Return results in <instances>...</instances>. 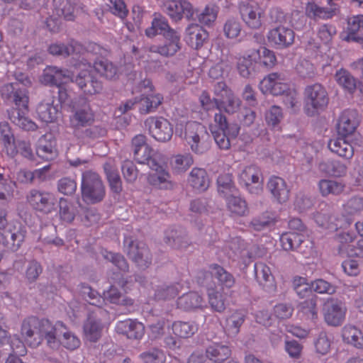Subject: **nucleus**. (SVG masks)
I'll return each instance as SVG.
<instances>
[{
    "mask_svg": "<svg viewBox=\"0 0 363 363\" xmlns=\"http://www.w3.org/2000/svg\"><path fill=\"white\" fill-rule=\"evenodd\" d=\"M94 67L99 74L108 79H114L118 76L117 67L106 60L96 61Z\"/></svg>",
    "mask_w": 363,
    "mask_h": 363,
    "instance_id": "52",
    "label": "nucleus"
},
{
    "mask_svg": "<svg viewBox=\"0 0 363 363\" xmlns=\"http://www.w3.org/2000/svg\"><path fill=\"white\" fill-rule=\"evenodd\" d=\"M0 137L3 141L6 155L11 157H14L18 154V151L14 135L7 122L0 123Z\"/></svg>",
    "mask_w": 363,
    "mask_h": 363,
    "instance_id": "32",
    "label": "nucleus"
},
{
    "mask_svg": "<svg viewBox=\"0 0 363 363\" xmlns=\"http://www.w3.org/2000/svg\"><path fill=\"white\" fill-rule=\"evenodd\" d=\"M197 326L193 323L177 321L172 324L173 333L180 337L191 336L197 331Z\"/></svg>",
    "mask_w": 363,
    "mask_h": 363,
    "instance_id": "58",
    "label": "nucleus"
},
{
    "mask_svg": "<svg viewBox=\"0 0 363 363\" xmlns=\"http://www.w3.org/2000/svg\"><path fill=\"white\" fill-rule=\"evenodd\" d=\"M214 123L210 125V130L216 143L220 149L228 150L230 138L238 135L239 127L236 124H228L225 117L220 113L215 114Z\"/></svg>",
    "mask_w": 363,
    "mask_h": 363,
    "instance_id": "4",
    "label": "nucleus"
},
{
    "mask_svg": "<svg viewBox=\"0 0 363 363\" xmlns=\"http://www.w3.org/2000/svg\"><path fill=\"white\" fill-rule=\"evenodd\" d=\"M363 212V198L354 196L346 200L342 206V214L337 218L340 221V228H346L350 225L355 216H359Z\"/></svg>",
    "mask_w": 363,
    "mask_h": 363,
    "instance_id": "12",
    "label": "nucleus"
},
{
    "mask_svg": "<svg viewBox=\"0 0 363 363\" xmlns=\"http://www.w3.org/2000/svg\"><path fill=\"white\" fill-rule=\"evenodd\" d=\"M210 272H201L198 276V282L205 285L207 280L213 276L218 281L220 288L219 289H230L235 284L233 276L218 264H212L209 267Z\"/></svg>",
    "mask_w": 363,
    "mask_h": 363,
    "instance_id": "15",
    "label": "nucleus"
},
{
    "mask_svg": "<svg viewBox=\"0 0 363 363\" xmlns=\"http://www.w3.org/2000/svg\"><path fill=\"white\" fill-rule=\"evenodd\" d=\"M139 357L143 363H164L166 361L164 352L158 348H151L142 352Z\"/></svg>",
    "mask_w": 363,
    "mask_h": 363,
    "instance_id": "61",
    "label": "nucleus"
},
{
    "mask_svg": "<svg viewBox=\"0 0 363 363\" xmlns=\"http://www.w3.org/2000/svg\"><path fill=\"white\" fill-rule=\"evenodd\" d=\"M107 317L108 312L103 308H96V309L90 310L83 328L86 340L96 342L101 338L104 329L101 321Z\"/></svg>",
    "mask_w": 363,
    "mask_h": 363,
    "instance_id": "8",
    "label": "nucleus"
},
{
    "mask_svg": "<svg viewBox=\"0 0 363 363\" xmlns=\"http://www.w3.org/2000/svg\"><path fill=\"white\" fill-rule=\"evenodd\" d=\"M267 188L279 203H285L289 199V189L282 178L271 177L267 183Z\"/></svg>",
    "mask_w": 363,
    "mask_h": 363,
    "instance_id": "26",
    "label": "nucleus"
},
{
    "mask_svg": "<svg viewBox=\"0 0 363 363\" xmlns=\"http://www.w3.org/2000/svg\"><path fill=\"white\" fill-rule=\"evenodd\" d=\"M354 238V234L350 232L343 231L337 234L335 240L338 244L339 252L349 256V251L355 248V245H352Z\"/></svg>",
    "mask_w": 363,
    "mask_h": 363,
    "instance_id": "50",
    "label": "nucleus"
},
{
    "mask_svg": "<svg viewBox=\"0 0 363 363\" xmlns=\"http://www.w3.org/2000/svg\"><path fill=\"white\" fill-rule=\"evenodd\" d=\"M150 135L159 142L169 141L173 134V128L168 120L163 117L150 116L145 121Z\"/></svg>",
    "mask_w": 363,
    "mask_h": 363,
    "instance_id": "11",
    "label": "nucleus"
},
{
    "mask_svg": "<svg viewBox=\"0 0 363 363\" xmlns=\"http://www.w3.org/2000/svg\"><path fill=\"white\" fill-rule=\"evenodd\" d=\"M163 96L158 93L143 94L138 97L139 112L147 114L155 111L162 104Z\"/></svg>",
    "mask_w": 363,
    "mask_h": 363,
    "instance_id": "33",
    "label": "nucleus"
},
{
    "mask_svg": "<svg viewBox=\"0 0 363 363\" xmlns=\"http://www.w3.org/2000/svg\"><path fill=\"white\" fill-rule=\"evenodd\" d=\"M178 308L185 311H191L203 307L205 301L202 296L197 292H189L183 294L177 301Z\"/></svg>",
    "mask_w": 363,
    "mask_h": 363,
    "instance_id": "34",
    "label": "nucleus"
},
{
    "mask_svg": "<svg viewBox=\"0 0 363 363\" xmlns=\"http://www.w3.org/2000/svg\"><path fill=\"white\" fill-rule=\"evenodd\" d=\"M346 311L345 303L334 298L328 299L323 308L325 321L332 326H338L344 321Z\"/></svg>",
    "mask_w": 363,
    "mask_h": 363,
    "instance_id": "14",
    "label": "nucleus"
},
{
    "mask_svg": "<svg viewBox=\"0 0 363 363\" xmlns=\"http://www.w3.org/2000/svg\"><path fill=\"white\" fill-rule=\"evenodd\" d=\"M335 79L337 83L348 92L352 93L356 89V80L348 71L343 69L337 71Z\"/></svg>",
    "mask_w": 363,
    "mask_h": 363,
    "instance_id": "51",
    "label": "nucleus"
},
{
    "mask_svg": "<svg viewBox=\"0 0 363 363\" xmlns=\"http://www.w3.org/2000/svg\"><path fill=\"white\" fill-rule=\"evenodd\" d=\"M57 203L59 204V215L60 219L67 223H71L74 220L77 211L74 205L64 198H60Z\"/></svg>",
    "mask_w": 363,
    "mask_h": 363,
    "instance_id": "53",
    "label": "nucleus"
},
{
    "mask_svg": "<svg viewBox=\"0 0 363 363\" xmlns=\"http://www.w3.org/2000/svg\"><path fill=\"white\" fill-rule=\"evenodd\" d=\"M162 160L160 162H155V160L149 162L151 172L147 174V182L157 189L171 190L174 189L175 183L169 172L162 164Z\"/></svg>",
    "mask_w": 363,
    "mask_h": 363,
    "instance_id": "9",
    "label": "nucleus"
},
{
    "mask_svg": "<svg viewBox=\"0 0 363 363\" xmlns=\"http://www.w3.org/2000/svg\"><path fill=\"white\" fill-rule=\"evenodd\" d=\"M81 293L90 305L95 306L94 309L96 308H101L104 303V298L97 291L93 290L89 286L83 284L82 285Z\"/></svg>",
    "mask_w": 363,
    "mask_h": 363,
    "instance_id": "63",
    "label": "nucleus"
},
{
    "mask_svg": "<svg viewBox=\"0 0 363 363\" xmlns=\"http://www.w3.org/2000/svg\"><path fill=\"white\" fill-rule=\"evenodd\" d=\"M228 93L226 97L219 99L218 108L228 113H233L239 109L241 101L233 92Z\"/></svg>",
    "mask_w": 363,
    "mask_h": 363,
    "instance_id": "56",
    "label": "nucleus"
},
{
    "mask_svg": "<svg viewBox=\"0 0 363 363\" xmlns=\"http://www.w3.org/2000/svg\"><path fill=\"white\" fill-rule=\"evenodd\" d=\"M176 133H179L190 146L191 150L196 154H202L208 148L205 142L208 133L206 127L200 123L189 121L184 127L182 124L177 125Z\"/></svg>",
    "mask_w": 363,
    "mask_h": 363,
    "instance_id": "2",
    "label": "nucleus"
},
{
    "mask_svg": "<svg viewBox=\"0 0 363 363\" xmlns=\"http://www.w3.org/2000/svg\"><path fill=\"white\" fill-rule=\"evenodd\" d=\"M333 343V336L325 331L320 332L313 340V344L316 353L325 355L331 350Z\"/></svg>",
    "mask_w": 363,
    "mask_h": 363,
    "instance_id": "43",
    "label": "nucleus"
},
{
    "mask_svg": "<svg viewBox=\"0 0 363 363\" xmlns=\"http://www.w3.org/2000/svg\"><path fill=\"white\" fill-rule=\"evenodd\" d=\"M37 115L40 121L45 123L55 122L60 115V106L55 104L53 97L49 96L42 101L36 109Z\"/></svg>",
    "mask_w": 363,
    "mask_h": 363,
    "instance_id": "25",
    "label": "nucleus"
},
{
    "mask_svg": "<svg viewBox=\"0 0 363 363\" xmlns=\"http://www.w3.org/2000/svg\"><path fill=\"white\" fill-rule=\"evenodd\" d=\"M55 9L58 16L67 21L74 20L77 9L70 0H54Z\"/></svg>",
    "mask_w": 363,
    "mask_h": 363,
    "instance_id": "47",
    "label": "nucleus"
},
{
    "mask_svg": "<svg viewBox=\"0 0 363 363\" xmlns=\"http://www.w3.org/2000/svg\"><path fill=\"white\" fill-rule=\"evenodd\" d=\"M245 317L246 315L243 311H235L226 318L225 330L228 336L235 337L239 333Z\"/></svg>",
    "mask_w": 363,
    "mask_h": 363,
    "instance_id": "36",
    "label": "nucleus"
},
{
    "mask_svg": "<svg viewBox=\"0 0 363 363\" xmlns=\"http://www.w3.org/2000/svg\"><path fill=\"white\" fill-rule=\"evenodd\" d=\"M318 297L314 296L311 298L301 302L299 305V311L307 318L315 320L318 318V308L317 306Z\"/></svg>",
    "mask_w": 363,
    "mask_h": 363,
    "instance_id": "59",
    "label": "nucleus"
},
{
    "mask_svg": "<svg viewBox=\"0 0 363 363\" xmlns=\"http://www.w3.org/2000/svg\"><path fill=\"white\" fill-rule=\"evenodd\" d=\"M192 164L193 158L189 154L176 155L171 161L172 169L177 174L186 171Z\"/></svg>",
    "mask_w": 363,
    "mask_h": 363,
    "instance_id": "62",
    "label": "nucleus"
},
{
    "mask_svg": "<svg viewBox=\"0 0 363 363\" xmlns=\"http://www.w3.org/2000/svg\"><path fill=\"white\" fill-rule=\"evenodd\" d=\"M16 82L6 84L1 88L0 91L3 97L11 99L20 87V84L28 87L32 84L30 78L23 73L16 74Z\"/></svg>",
    "mask_w": 363,
    "mask_h": 363,
    "instance_id": "42",
    "label": "nucleus"
},
{
    "mask_svg": "<svg viewBox=\"0 0 363 363\" xmlns=\"http://www.w3.org/2000/svg\"><path fill=\"white\" fill-rule=\"evenodd\" d=\"M124 245L131 259L141 269L147 268L151 263V255L149 249L143 242H136L126 238Z\"/></svg>",
    "mask_w": 363,
    "mask_h": 363,
    "instance_id": "17",
    "label": "nucleus"
},
{
    "mask_svg": "<svg viewBox=\"0 0 363 363\" xmlns=\"http://www.w3.org/2000/svg\"><path fill=\"white\" fill-rule=\"evenodd\" d=\"M305 106L308 115L323 109L328 104V96L325 89L315 83L306 87L304 91Z\"/></svg>",
    "mask_w": 363,
    "mask_h": 363,
    "instance_id": "7",
    "label": "nucleus"
},
{
    "mask_svg": "<svg viewBox=\"0 0 363 363\" xmlns=\"http://www.w3.org/2000/svg\"><path fill=\"white\" fill-rule=\"evenodd\" d=\"M342 338L345 343L357 349H363V333L357 327L347 324L342 329Z\"/></svg>",
    "mask_w": 363,
    "mask_h": 363,
    "instance_id": "31",
    "label": "nucleus"
},
{
    "mask_svg": "<svg viewBox=\"0 0 363 363\" xmlns=\"http://www.w3.org/2000/svg\"><path fill=\"white\" fill-rule=\"evenodd\" d=\"M217 184L218 193L223 195L224 198L237 193V189L229 174H220L217 179Z\"/></svg>",
    "mask_w": 363,
    "mask_h": 363,
    "instance_id": "57",
    "label": "nucleus"
},
{
    "mask_svg": "<svg viewBox=\"0 0 363 363\" xmlns=\"http://www.w3.org/2000/svg\"><path fill=\"white\" fill-rule=\"evenodd\" d=\"M318 189L323 196L340 195L345 189V184L333 179H321L318 182Z\"/></svg>",
    "mask_w": 363,
    "mask_h": 363,
    "instance_id": "39",
    "label": "nucleus"
},
{
    "mask_svg": "<svg viewBox=\"0 0 363 363\" xmlns=\"http://www.w3.org/2000/svg\"><path fill=\"white\" fill-rule=\"evenodd\" d=\"M289 86V84L284 77L278 73L268 74L259 83V89L262 93H269L275 96L286 91Z\"/></svg>",
    "mask_w": 363,
    "mask_h": 363,
    "instance_id": "19",
    "label": "nucleus"
},
{
    "mask_svg": "<svg viewBox=\"0 0 363 363\" xmlns=\"http://www.w3.org/2000/svg\"><path fill=\"white\" fill-rule=\"evenodd\" d=\"M104 301L107 300L110 303L118 305L132 306L133 304V300L125 294V291H121L116 286H111L109 289L104 292Z\"/></svg>",
    "mask_w": 363,
    "mask_h": 363,
    "instance_id": "41",
    "label": "nucleus"
},
{
    "mask_svg": "<svg viewBox=\"0 0 363 363\" xmlns=\"http://www.w3.org/2000/svg\"><path fill=\"white\" fill-rule=\"evenodd\" d=\"M238 179L250 194L258 195L262 192V174L256 165L250 164L244 167L239 173Z\"/></svg>",
    "mask_w": 363,
    "mask_h": 363,
    "instance_id": "10",
    "label": "nucleus"
},
{
    "mask_svg": "<svg viewBox=\"0 0 363 363\" xmlns=\"http://www.w3.org/2000/svg\"><path fill=\"white\" fill-rule=\"evenodd\" d=\"M72 108L69 122L70 128L74 131L91 125L94 121V113L86 99H79L73 104Z\"/></svg>",
    "mask_w": 363,
    "mask_h": 363,
    "instance_id": "5",
    "label": "nucleus"
},
{
    "mask_svg": "<svg viewBox=\"0 0 363 363\" xmlns=\"http://www.w3.org/2000/svg\"><path fill=\"white\" fill-rule=\"evenodd\" d=\"M359 125L358 113L354 110H345L339 116L337 130L338 135L347 137L352 135Z\"/></svg>",
    "mask_w": 363,
    "mask_h": 363,
    "instance_id": "21",
    "label": "nucleus"
},
{
    "mask_svg": "<svg viewBox=\"0 0 363 363\" xmlns=\"http://www.w3.org/2000/svg\"><path fill=\"white\" fill-rule=\"evenodd\" d=\"M118 333L125 335L128 339L140 340L145 335L144 325L135 320L128 319L116 324Z\"/></svg>",
    "mask_w": 363,
    "mask_h": 363,
    "instance_id": "24",
    "label": "nucleus"
},
{
    "mask_svg": "<svg viewBox=\"0 0 363 363\" xmlns=\"http://www.w3.org/2000/svg\"><path fill=\"white\" fill-rule=\"evenodd\" d=\"M166 43L163 45H152L150 48L151 52L169 57L176 54L181 48L180 35L176 30H169L164 33Z\"/></svg>",
    "mask_w": 363,
    "mask_h": 363,
    "instance_id": "20",
    "label": "nucleus"
},
{
    "mask_svg": "<svg viewBox=\"0 0 363 363\" xmlns=\"http://www.w3.org/2000/svg\"><path fill=\"white\" fill-rule=\"evenodd\" d=\"M182 289V286L179 283L159 286L155 290V298L157 300H171L179 294Z\"/></svg>",
    "mask_w": 363,
    "mask_h": 363,
    "instance_id": "46",
    "label": "nucleus"
},
{
    "mask_svg": "<svg viewBox=\"0 0 363 363\" xmlns=\"http://www.w3.org/2000/svg\"><path fill=\"white\" fill-rule=\"evenodd\" d=\"M340 218L339 216H330L326 213L318 212L314 215V220L315 223L330 231H335L338 229H344L340 228V221H337L336 219Z\"/></svg>",
    "mask_w": 363,
    "mask_h": 363,
    "instance_id": "49",
    "label": "nucleus"
},
{
    "mask_svg": "<svg viewBox=\"0 0 363 363\" xmlns=\"http://www.w3.org/2000/svg\"><path fill=\"white\" fill-rule=\"evenodd\" d=\"M206 354L207 358L212 362L220 363L230 356L231 350L227 345L216 343L207 347Z\"/></svg>",
    "mask_w": 363,
    "mask_h": 363,
    "instance_id": "40",
    "label": "nucleus"
},
{
    "mask_svg": "<svg viewBox=\"0 0 363 363\" xmlns=\"http://www.w3.org/2000/svg\"><path fill=\"white\" fill-rule=\"evenodd\" d=\"M241 18L250 28L257 29L262 26V9L256 4H243L240 8Z\"/></svg>",
    "mask_w": 363,
    "mask_h": 363,
    "instance_id": "23",
    "label": "nucleus"
},
{
    "mask_svg": "<svg viewBox=\"0 0 363 363\" xmlns=\"http://www.w3.org/2000/svg\"><path fill=\"white\" fill-rule=\"evenodd\" d=\"M169 30H174L169 27L164 17L159 16L154 18L151 26L145 30V34L147 37L152 38L158 34L164 35V33Z\"/></svg>",
    "mask_w": 363,
    "mask_h": 363,
    "instance_id": "48",
    "label": "nucleus"
},
{
    "mask_svg": "<svg viewBox=\"0 0 363 363\" xmlns=\"http://www.w3.org/2000/svg\"><path fill=\"white\" fill-rule=\"evenodd\" d=\"M57 329L48 319L30 317L25 319L21 325V334L30 347H38L43 340L52 350L59 347L56 338Z\"/></svg>",
    "mask_w": 363,
    "mask_h": 363,
    "instance_id": "1",
    "label": "nucleus"
},
{
    "mask_svg": "<svg viewBox=\"0 0 363 363\" xmlns=\"http://www.w3.org/2000/svg\"><path fill=\"white\" fill-rule=\"evenodd\" d=\"M28 112V111H17L16 110H11L9 111V117L19 128L28 131L35 130L37 128V125L26 116Z\"/></svg>",
    "mask_w": 363,
    "mask_h": 363,
    "instance_id": "44",
    "label": "nucleus"
},
{
    "mask_svg": "<svg viewBox=\"0 0 363 363\" xmlns=\"http://www.w3.org/2000/svg\"><path fill=\"white\" fill-rule=\"evenodd\" d=\"M208 38V33L198 24H191L186 29L185 40L191 48H201Z\"/></svg>",
    "mask_w": 363,
    "mask_h": 363,
    "instance_id": "28",
    "label": "nucleus"
},
{
    "mask_svg": "<svg viewBox=\"0 0 363 363\" xmlns=\"http://www.w3.org/2000/svg\"><path fill=\"white\" fill-rule=\"evenodd\" d=\"M267 37L272 45L279 49H284L294 43L295 33L291 28L279 25L271 28Z\"/></svg>",
    "mask_w": 363,
    "mask_h": 363,
    "instance_id": "16",
    "label": "nucleus"
},
{
    "mask_svg": "<svg viewBox=\"0 0 363 363\" xmlns=\"http://www.w3.org/2000/svg\"><path fill=\"white\" fill-rule=\"evenodd\" d=\"M257 54L255 49H251L245 55L236 57V69L242 77H250L253 64L257 61Z\"/></svg>",
    "mask_w": 363,
    "mask_h": 363,
    "instance_id": "27",
    "label": "nucleus"
},
{
    "mask_svg": "<svg viewBox=\"0 0 363 363\" xmlns=\"http://www.w3.org/2000/svg\"><path fill=\"white\" fill-rule=\"evenodd\" d=\"M163 10L174 21H180L183 17L191 19L195 9L193 5L186 0H165Z\"/></svg>",
    "mask_w": 363,
    "mask_h": 363,
    "instance_id": "13",
    "label": "nucleus"
},
{
    "mask_svg": "<svg viewBox=\"0 0 363 363\" xmlns=\"http://www.w3.org/2000/svg\"><path fill=\"white\" fill-rule=\"evenodd\" d=\"M27 201L36 211L49 215L56 211L58 199L51 192L33 189L28 193Z\"/></svg>",
    "mask_w": 363,
    "mask_h": 363,
    "instance_id": "6",
    "label": "nucleus"
},
{
    "mask_svg": "<svg viewBox=\"0 0 363 363\" xmlns=\"http://www.w3.org/2000/svg\"><path fill=\"white\" fill-rule=\"evenodd\" d=\"M82 49V45L73 42L69 45L63 43H54L49 47V52L53 55H58L62 57H67L71 54H79Z\"/></svg>",
    "mask_w": 363,
    "mask_h": 363,
    "instance_id": "45",
    "label": "nucleus"
},
{
    "mask_svg": "<svg viewBox=\"0 0 363 363\" xmlns=\"http://www.w3.org/2000/svg\"><path fill=\"white\" fill-rule=\"evenodd\" d=\"M81 191L85 202H100L105 196V187L100 176L95 172L86 171L82 174Z\"/></svg>",
    "mask_w": 363,
    "mask_h": 363,
    "instance_id": "3",
    "label": "nucleus"
},
{
    "mask_svg": "<svg viewBox=\"0 0 363 363\" xmlns=\"http://www.w3.org/2000/svg\"><path fill=\"white\" fill-rule=\"evenodd\" d=\"M188 184L196 191H206L210 185V179L204 169L193 168L188 177Z\"/></svg>",
    "mask_w": 363,
    "mask_h": 363,
    "instance_id": "29",
    "label": "nucleus"
},
{
    "mask_svg": "<svg viewBox=\"0 0 363 363\" xmlns=\"http://www.w3.org/2000/svg\"><path fill=\"white\" fill-rule=\"evenodd\" d=\"M292 286L300 298H305L311 292V283L306 277L296 276L292 279Z\"/></svg>",
    "mask_w": 363,
    "mask_h": 363,
    "instance_id": "64",
    "label": "nucleus"
},
{
    "mask_svg": "<svg viewBox=\"0 0 363 363\" xmlns=\"http://www.w3.org/2000/svg\"><path fill=\"white\" fill-rule=\"evenodd\" d=\"M264 118L269 127L274 129L278 128L284 118L282 109L278 106H272L265 112Z\"/></svg>",
    "mask_w": 363,
    "mask_h": 363,
    "instance_id": "55",
    "label": "nucleus"
},
{
    "mask_svg": "<svg viewBox=\"0 0 363 363\" xmlns=\"http://www.w3.org/2000/svg\"><path fill=\"white\" fill-rule=\"evenodd\" d=\"M79 72L75 77V82L79 87L87 94L99 93L101 89V83L91 76V66L90 63L79 65Z\"/></svg>",
    "mask_w": 363,
    "mask_h": 363,
    "instance_id": "18",
    "label": "nucleus"
},
{
    "mask_svg": "<svg viewBox=\"0 0 363 363\" xmlns=\"http://www.w3.org/2000/svg\"><path fill=\"white\" fill-rule=\"evenodd\" d=\"M337 138L330 140L329 149L340 157L350 159L353 156L354 149L352 146L344 138Z\"/></svg>",
    "mask_w": 363,
    "mask_h": 363,
    "instance_id": "38",
    "label": "nucleus"
},
{
    "mask_svg": "<svg viewBox=\"0 0 363 363\" xmlns=\"http://www.w3.org/2000/svg\"><path fill=\"white\" fill-rule=\"evenodd\" d=\"M35 152L40 158L45 161L54 160L57 155L54 136L51 133L42 135L36 143Z\"/></svg>",
    "mask_w": 363,
    "mask_h": 363,
    "instance_id": "22",
    "label": "nucleus"
},
{
    "mask_svg": "<svg viewBox=\"0 0 363 363\" xmlns=\"http://www.w3.org/2000/svg\"><path fill=\"white\" fill-rule=\"evenodd\" d=\"M208 303L213 311L222 313L225 311L226 306V297L221 289L218 286L215 288L211 286H206Z\"/></svg>",
    "mask_w": 363,
    "mask_h": 363,
    "instance_id": "37",
    "label": "nucleus"
},
{
    "mask_svg": "<svg viewBox=\"0 0 363 363\" xmlns=\"http://www.w3.org/2000/svg\"><path fill=\"white\" fill-rule=\"evenodd\" d=\"M57 329L56 338L59 341V345L62 344L68 350H75L80 345L79 339L71 331L67 330L64 325L58 323L54 325Z\"/></svg>",
    "mask_w": 363,
    "mask_h": 363,
    "instance_id": "30",
    "label": "nucleus"
},
{
    "mask_svg": "<svg viewBox=\"0 0 363 363\" xmlns=\"http://www.w3.org/2000/svg\"><path fill=\"white\" fill-rule=\"evenodd\" d=\"M236 194L234 193L225 197L226 207L233 216H245L249 212L247 203Z\"/></svg>",
    "mask_w": 363,
    "mask_h": 363,
    "instance_id": "35",
    "label": "nucleus"
},
{
    "mask_svg": "<svg viewBox=\"0 0 363 363\" xmlns=\"http://www.w3.org/2000/svg\"><path fill=\"white\" fill-rule=\"evenodd\" d=\"M280 242L284 250H294L300 247L303 240V236L296 233H286L280 237Z\"/></svg>",
    "mask_w": 363,
    "mask_h": 363,
    "instance_id": "54",
    "label": "nucleus"
},
{
    "mask_svg": "<svg viewBox=\"0 0 363 363\" xmlns=\"http://www.w3.org/2000/svg\"><path fill=\"white\" fill-rule=\"evenodd\" d=\"M152 150L148 145L143 146L140 149H135L133 150L135 159L139 163H146L149 166V162L152 160H155V162H157V160L160 159V160L162 159V155L160 154H153Z\"/></svg>",
    "mask_w": 363,
    "mask_h": 363,
    "instance_id": "60",
    "label": "nucleus"
}]
</instances>
